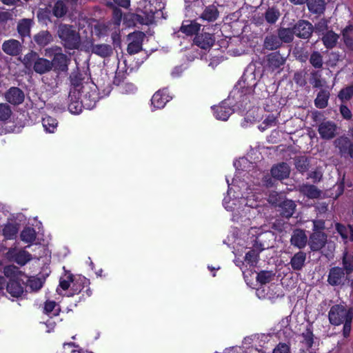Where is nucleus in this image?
Here are the masks:
<instances>
[{
  "label": "nucleus",
  "instance_id": "f257e3e1",
  "mask_svg": "<svg viewBox=\"0 0 353 353\" xmlns=\"http://www.w3.org/2000/svg\"><path fill=\"white\" fill-rule=\"evenodd\" d=\"M228 184L227 195L224 197L223 205L227 211L232 212V220L236 222L249 221L256 216L259 201L244 181L234 179L232 183Z\"/></svg>",
  "mask_w": 353,
  "mask_h": 353
},
{
  "label": "nucleus",
  "instance_id": "f03ea898",
  "mask_svg": "<svg viewBox=\"0 0 353 353\" xmlns=\"http://www.w3.org/2000/svg\"><path fill=\"white\" fill-rule=\"evenodd\" d=\"M263 232V230L261 228L252 227L248 232V236H250V239L248 238L246 242V248L251 249L249 250L245 256V261H242L239 259H235L234 263L239 266L245 275V263L250 265V267H254L258 261L259 252L263 250L264 248H261V245H258V236Z\"/></svg>",
  "mask_w": 353,
  "mask_h": 353
},
{
  "label": "nucleus",
  "instance_id": "7ed1b4c3",
  "mask_svg": "<svg viewBox=\"0 0 353 353\" xmlns=\"http://www.w3.org/2000/svg\"><path fill=\"white\" fill-rule=\"evenodd\" d=\"M4 275L9 279L6 285L7 292L12 296L18 298L23 293L25 279L26 275L14 265H8L4 268Z\"/></svg>",
  "mask_w": 353,
  "mask_h": 353
},
{
  "label": "nucleus",
  "instance_id": "20e7f679",
  "mask_svg": "<svg viewBox=\"0 0 353 353\" xmlns=\"http://www.w3.org/2000/svg\"><path fill=\"white\" fill-rule=\"evenodd\" d=\"M58 36L65 48L77 50L79 48L81 41L79 34L67 24H61L57 31Z\"/></svg>",
  "mask_w": 353,
  "mask_h": 353
},
{
  "label": "nucleus",
  "instance_id": "39448f33",
  "mask_svg": "<svg viewBox=\"0 0 353 353\" xmlns=\"http://www.w3.org/2000/svg\"><path fill=\"white\" fill-rule=\"evenodd\" d=\"M161 10L150 3H145L143 9L137 10V12L131 16V20L134 24L150 25L154 21L155 14Z\"/></svg>",
  "mask_w": 353,
  "mask_h": 353
},
{
  "label": "nucleus",
  "instance_id": "423d86ee",
  "mask_svg": "<svg viewBox=\"0 0 353 353\" xmlns=\"http://www.w3.org/2000/svg\"><path fill=\"white\" fill-rule=\"evenodd\" d=\"M328 316L332 325H339L345 321L353 319V310L343 304L335 305L331 307Z\"/></svg>",
  "mask_w": 353,
  "mask_h": 353
},
{
  "label": "nucleus",
  "instance_id": "0eeeda50",
  "mask_svg": "<svg viewBox=\"0 0 353 353\" xmlns=\"http://www.w3.org/2000/svg\"><path fill=\"white\" fill-rule=\"evenodd\" d=\"M81 100L84 103V105L87 109H92L99 99V93L96 90V85L92 84L90 86L89 83H86L81 88L79 94Z\"/></svg>",
  "mask_w": 353,
  "mask_h": 353
},
{
  "label": "nucleus",
  "instance_id": "6e6552de",
  "mask_svg": "<svg viewBox=\"0 0 353 353\" xmlns=\"http://www.w3.org/2000/svg\"><path fill=\"white\" fill-rule=\"evenodd\" d=\"M285 62L286 57L279 51L272 52L266 56L265 68L270 72L279 73L283 70Z\"/></svg>",
  "mask_w": 353,
  "mask_h": 353
},
{
  "label": "nucleus",
  "instance_id": "1a4fd4ad",
  "mask_svg": "<svg viewBox=\"0 0 353 353\" xmlns=\"http://www.w3.org/2000/svg\"><path fill=\"white\" fill-rule=\"evenodd\" d=\"M145 38V34L141 31H134L128 35V39L130 41L127 52L129 54H135L143 50V42Z\"/></svg>",
  "mask_w": 353,
  "mask_h": 353
},
{
  "label": "nucleus",
  "instance_id": "9d476101",
  "mask_svg": "<svg viewBox=\"0 0 353 353\" xmlns=\"http://www.w3.org/2000/svg\"><path fill=\"white\" fill-rule=\"evenodd\" d=\"M294 35L302 39L308 40L314 32L313 25L308 21L299 19L292 27Z\"/></svg>",
  "mask_w": 353,
  "mask_h": 353
},
{
  "label": "nucleus",
  "instance_id": "9b49d317",
  "mask_svg": "<svg viewBox=\"0 0 353 353\" xmlns=\"http://www.w3.org/2000/svg\"><path fill=\"white\" fill-rule=\"evenodd\" d=\"M70 62V58L62 51L59 53H54V57L50 61L51 68L58 73L66 72L68 70Z\"/></svg>",
  "mask_w": 353,
  "mask_h": 353
},
{
  "label": "nucleus",
  "instance_id": "f8f14e48",
  "mask_svg": "<svg viewBox=\"0 0 353 353\" xmlns=\"http://www.w3.org/2000/svg\"><path fill=\"white\" fill-rule=\"evenodd\" d=\"M337 125L332 121H323L318 126V132L321 139L330 140L335 137L337 133Z\"/></svg>",
  "mask_w": 353,
  "mask_h": 353
},
{
  "label": "nucleus",
  "instance_id": "ddd939ff",
  "mask_svg": "<svg viewBox=\"0 0 353 353\" xmlns=\"http://www.w3.org/2000/svg\"><path fill=\"white\" fill-rule=\"evenodd\" d=\"M349 132L352 141L346 136H341L334 141V144L340 150L341 154H353V126Z\"/></svg>",
  "mask_w": 353,
  "mask_h": 353
},
{
  "label": "nucleus",
  "instance_id": "4468645a",
  "mask_svg": "<svg viewBox=\"0 0 353 353\" xmlns=\"http://www.w3.org/2000/svg\"><path fill=\"white\" fill-rule=\"evenodd\" d=\"M6 258L14 261L19 265H23L32 259L31 254L24 250L10 248L6 253Z\"/></svg>",
  "mask_w": 353,
  "mask_h": 353
},
{
  "label": "nucleus",
  "instance_id": "2eb2a0df",
  "mask_svg": "<svg viewBox=\"0 0 353 353\" xmlns=\"http://www.w3.org/2000/svg\"><path fill=\"white\" fill-rule=\"evenodd\" d=\"M172 99L168 88H165L157 91L151 99L152 105L157 109L164 108L165 104Z\"/></svg>",
  "mask_w": 353,
  "mask_h": 353
},
{
  "label": "nucleus",
  "instance_id": "dca6fc26",
  "mask_svg": "<svg viewBox=\"0 0 353 353\" xmlns=\"http://www.w3.org/2000/svg\"><path fill=\"white\" fill-rule=\"evenodd\" d=\"M193 42L203 50H209L215 43V37L214 34L203 32V30L201 32L194 37Z\"/></svg>",
  "mask_w": 353,
  "mask_h": 353
},
{
  "label": "nucleus",
  "instance_id": "f3484780",
  "mask_svg": "<svg viewBox=\"0 0 353 353\" xmlns=\"http://www.w3.org/2000/svg\"><path fill=\"white\" fill-rule=\"evenodd\" d=\"M4 97L9 103L18 105L24 101L25 94L21 89L12 86L5 92Z\"/></svg>",
  "mask_w": 353,
  "mask_h": 353
},
{
  "label": "nucleus",
  "instance_id": "a211bd4d",
  "mask_svg": "<svg viewBox=\"0 0 353 353\" xmlns=\"http://www.w3.org/2000/svg\"><path fill=\"white\" fill-rule=\"evenodd\" d=\"M69 103L68 110L74 114H79L81 112L83 107H85L84 103L81 99L80 95H77L76 91L70 90L68 96Z\"/></svg>",
  "mask_w": 353,
  "mask_h": 353
},
{
  "label": "nucleus",
  "instance_id": "6ab92c4d",
  "mask_svg": "<svg viewBox=\"0 0 353 353\" xmlns=\"http://www.w3.org/2000/svg\"><path fill=\"white\" fill-rule=\"evenodd\" d=\"M53 41V37L48 30H41L34 35L32 42L36 48L42 49Z\"/></svg>",
  "mask_w": 353,
  "mask_h": 353
},
{
  "label": "nucleus",
  "instance_id": "aec40b11",
  "mask_svg": "<svg viewBox=\"0 0 353 353\" xmlns=\"http://www.w3.org/2000/svg\"><path fill=\"white\" fill-rule=\"evenodd\" d=\"M220 12L217 6L214 3L205 6L203 12L200 14V19L203 21L212 23L216 21L219 17Z\"/></svg>",
  "mask_w": 353,
  "mask_h": 353
},
{
  "label": "nucleus",
  "instance_id": "412c9836",
  "mask_svg": "<svg viewBox=\"0 0 353 353\" xmlns=\"http://www.w3.org/2000/svg\"><path fill=\"white\" fill-rule=\"evenodd\" d=\"M214 117L219 120L226 121L232 114L233 109L225 102H221L219 105L212 107Z\"/></svg>",
  "mask_w": 353,
  "mask_h": 353
},
{
  "label": "nucleus",
  "instance_id": "4be33fe9",
  "mask_svg": "<svg viewBox=\"0 0 353 353\" xmlns=\"http://www.w3.org/2000/svg\"><path fill=\"white\" fill-rule=\"evenodd\" d=\"M2 50L10 56H17L21 53L22 46L19 41L10 39L3 43Z\"/></svg>",
  "mask_w": 353,
  "mask_h": 353
},
{
  "label": "nucleus",
  "instance_id": "5701e85b",
  "mask_svg": "<svg viewBox=\"0 0 353 353\" xmlns=\"http://www.w3.org/2000/svg\"><path fill=\"white\" fill-rule=\"evenodd\" d=\"M201 24L196 21L186 20L183 21L180 28V31L187 36H192L199 34Z\"/></svg>",
  "mask_w": 353,
  "mask_h": 353
},
{
  "label": "nucleus",
  "instance_id": "b1692460",
  "mask_svg": "<svg viewBox=\"0 0 353 353\" xmlns=\"http://www.w3.org/2000/svg\"><path fill=\"white\" fill-rule=\"evenodd\" d=\"M326 242V236L320 231L314 232L310 236V245L312 250L321 249Z\"/></svg>",
  "mask_w": 353,
  "mask_h": 353
},
{
  "label": "nucleus",
  "instance_id": "393cba45",
  "mask_svg": "<svg viewBox=\"0 0 353 353\" xmlns=\"http://www.w3.org/2000/svg\"><path fill=\"white\" fill-rule=\"evenodd\" d=\"M91 48L92 53L102 58L108 57L113 53V49L109 44H92Z\"/></svg>",
  "mask_w": 353,
  "mask_h": 353
},
{
  "label": "nucleus",
  "instance_id": "a878e982",
  "mask_svg": "<svg viewBox=\"0 0 353 353\" xmlns=\"http://www.w3.org/2000/svg\"><path fill=\"white\" fill-rule=\"evenodd\" d=\"M280 17V10L275 6L268 7L263 14L264 19L266 21V23H268L269 25L275 24Z\"/></svg>",
  "mask_w": 353,
  "mask_h": 353
},
{
  "label": "nucleus",
  "instance_id": "bb28decb",
  "mask_svg": "<svg viewBox=\"0 0 353 353\" xmlns=\"http://www.w3.org/2000/svg\"><path fill=\"white\" fill-rule=\"evenodd\" d=\"M50 61L45 59L39 57L36 61H34V64L33 65L34 71L39 74H43L50 72L51 68Z\"/></svg>",
  "mask_w": 353,
  "mask_h": 353
},
{
  "label": "nucleus",
  "instance_id": "cd10ccee",
  "mask_svg": "<svg viewBox=\"0 0 353 353\" xmlns=\"http://www.w3.org/2000/svg\"><path fill=\"white\" fill-rule=\"evenodd\" d=\"M271 173L272 176L277 179H285L290 174V168L285 163H279L272 168Z\"/></svg>",
  "mask_w": 353,
  "mask_h": 353
},
{
  "label": "nucleus",
  "instance_id": "c85d7f7f",
  "mask_svg": "<svg viewBox=\"0 0 353 353\" xmlns=\"http://www.w3.org/2000/svg\"><path fill=\"white\" fill-rule=\"evenodd\" d=\"M345 279V273L340 268H333L328 276V282L332 285H339Z\"/></svg>",
  "mask_w": 353,
  "mask_h": 353
},
{
  "label": "nucleus",
  "instance_id": "c756f323",
  "mask_svg": "<svg viewBox=\"0 0 353 353\" xmlns=\"http://www.w3.org/2000/svg\"><path fill=\"white\" fill-rule=\"evenodd\" d=\"M299 191L304 196L310 199H317L320 197L321 192L314 185L303 184L299 187Z\"/></svg>",
  "mask_w": 353,
  "mask_h": 353
},
{
  "label": "nucleus",
  "instance_id": "7c9ffc66",
  "mask_svg": "<svg viewBox=\"0 0 353 353\" xmlns=\"http://www.w3.org/2000/svg\"><path fill=\"white\" fill-rule=\"evenodd\" d=\"M307 236L301 230H294L290 239L291 243L299 248H304L307 243Z\"/></svg>",
  "mask_w": 353,
  "mask_h": 353
},
{
  "label": "nucleus",
  "instance_id": "2f4dec72",
  "mask_svg": "<svg viewBox=\"0 0 353 353\" xmlns=\"http://www.w3.org/2000/svg\"><path fill=\"white\" fill-rule=\"evenodd\" d=\"M282 46L281 41L277 35L271 34L265 37L263 42V47L268 50H275Z\"/></svg>",
  "mask_w": 353,
  "mask_h": 353
},
{
  "label": "nucleus",
  "instance_id": "473e14b6",
  "mask_svg": "<svg viewBox=\"0 0 353 353\" xmlns=\"http://www.w3.org/2000/svg\"><path fill=\"white\" fill-rule=\"evenodd\" d=\"M19 224L15 221H8L3 228V235L6 239H13L19 231Z\"/></svg>",
  "mask_w": 353,
  "mask_h": 353
},
{
  "label": "nucleus",
  "instance_id": "72a5a7b5",
  "mask_svg": "<svg viewBox=\"0 0 353 353\" xmlns=\"http://www.w3.org/2000/svg\"><path fill=\"white\" fill-rule=\"evenodd\" d=\"M32 23L33 20L30 19H23L19 21L17 31L22 38L30 37V28Z\"/></svg>",
  "mask_w": 353,
  "mask_h": 353
},
{
  "label": "nucleus",
  "instance_id": "f704fd0d",
  "mask_svg": "<svg viewBox=\"0 0 353 353\" xmlns=\"http://www.w3.org/2000/svg\"><path fill=\"white\" fill-rule=\"evenodd\" d=\"M307 8L313 14H323L325 10V3L324 0H307Z\"/></svg>",
  "mask_w": 353,
  "mask_h": 353
},
{
  "label": "nucleus",
  "instance_id": "c9c22d12",
  "mask_svg": "<svg viewBox=\"0 0 353 353\" xmlns=\"http://www.w3.org/2000/svg\"><path fill=\"white\" fill-rule=\"evenodd\" d=\"M277 36L282 44L283 43H290L292 42L295 35L292 28H280L277 30Z\"/></svg>",
  "mask_w": 353,
  "mask_h": 353
},
{
  "label": "nucleus",
  "instance_id": "e433bc0d",
  "mask_svg": "<svg viewBox=\"0 0 353 353\" xmlns=\"http://www.w3.org/2000/svg\"><path fill=\"white\" fill-rule=\"evenodd\" d=\"M339 38V34L332 30H329L323 36L322 41L326 48L332 49L336 46Z\"/></svg>",
  "mask_w": 353,
  "mask_h": 353
},
{
  "label": "nucleus",
  "instance_id": "4c0bfd02",
  "mask_svg": "<svg viewBox=\"0 0 353 353\" xmlns=\"http://www.w3.org/2000/svg\"><path fill=\"white\" fill-rule=\"evenodd\" d=\"M352 32V24L347 25L341 30V35L344 44L350 50H353V37L351 36V33Z\"/></svg>",
  "mask_w": 353,
  "mask_h": 353
},
{
  "label": "nucleus",
  "instance_id": "58836bf2",
  "mask_svg": "<svg viewBox=\"0 0 353 353\" xmlns=\"http://www.w3.org/2000/svg\"><path fill=\"white\" fill-rule=\"evenodd\" d=\"M306 259V254L303 252H299L295 254L290 261V265L293 270H301L305 264Z\"/></svg>",
  "mask_w": 353,
  "mask_h": 353
},
{
  "label": "nucleus",
  "instance_id": "ea45409f",
  "mask_svg": "<svg viewBox=\"0 0 353 353\" xmlns=\"http://www.w3.org/2000/svg\"><path fill=\"white\" fill-rule=\"evenodd\" d=\"M330 92L325 90H321L317 94V97L314 100L315 106L318 108L323 109L327 106Z\"/></svg>",
  "mask_w": 353,
  "mask_h": 353
},
{
  "label": "nucleus",
  "instance_id": "a19ab883",
  "mask_svg": "<svg viewBox=\"0 0 353 353\" xmlns=\"http://www.w3.org/2000/svg\"><path fill=\"white\" fill-rule=\"evenodd\" d=\"M68 10V6L64 1L58 0L54 4L52 14L57 18H61L66 14Z\"/></svg>",
  "mask_w": 353,
  "mask_h": 353
},
{
  "label": "nucleus",
  "instance_id": "79ce46f5",
  "mask_svg": "<svg viewBox=\"0 0 353 353\" xmlns=\"http://www.w3.org/2000/svg\"><path fill=\"white\" fill-rule=\"evenodd\" d=\"M88 283L87 279L85 277H78L74 279V282L71 286V292L68 293V296H72L76 294H78L83 288L85 284Z\"/></svg>",
  "mask_w": 353,
  "mask_h": 353
},
{
  "label": "nucleus",
  "instance_id": "37998d69",
  "mask_svg": "<svg viewBox=\"0 0 353 353\" xmlns=\"http://www.w3.org/2000/svg\"><path fill=\"white\" fill-rule=\"evenodd\" d=\"M282 215L286 218L290 217L294 212L296 208L295 203L292 200H285L281 205Z\"/></svg>",
  "mask_w": 353,
  "mask_h": 353
},
{
  "label": "nucleus",
  "instance_id": "c03bdc74",
  "mask_svg": "<svg viewBox=\"0 0 353 353\" xmlns=\"http://www.w3.org/2000/svg\"><path fill=\"white\" fill-rule=\"evenodd\" d=\"M36 236V231L30 227L24 228L20 234L21 241L27 243H32L35 240Z\"/></svg>",
  "mask_w": 353,
  "mask_h": 353
},
{
  "label": "nucleus",
  "instance_id": "a18cd8bd",
  "mask_svg": "<svg viewBox=\"0 0 353 353\" xmlns=\"http://www.w3.org/2000/svg\"><path fill=\"white\" fill-rule=\"evenodd\" d=\"M59 305L54 301L48 300L45 303L44 312L48 316H57L60 312Z\"/></svg>",
  "mask_w": 353,
  "mask_h": 353
},
{
  "label": "nucleus",
  "instance_id": "49530a36",
  "mask_svg": "<svg viewBox=\"0 0 353 353\" xmlns=\"http://www.w3.org/2000/svg\"><path fill=\"white\" fill-rule=\"evenodd\" d=\"M309 62L315 69L322 68L323 65L322 54L319 51H313L310 54Z\"/></svg>",
  "mask_w": 353,
  "mask_h": 353
},
{
  "label": "nucleus",
  "instance_id": "de8ad7c7",
  "mask_svg": "<svg viewBox=\"0 0 353 353\" xmlns=\"http://www.w3.org/2000/svg\"><path fill=\"white\" fill-rule=\"evenodd\" d=\"M70 79L71 85L74 87L73 91H76L77 95H79L81 86L85 85L82 83V74L79 72L72 73Z\"/></svg>",
  "mask_w": 353,
  "mask_h": 353
},
{
  "label": "nucleus",
  "instance_id": "09e8293b",
  "mask_svg": "<svg viewBox=\"0 0 353 353\" xmlns=\"http://www.w3.org/2000/svg\"><path fill=\"white\" fill-rule=\"evenodd\" d=\"M42 125L46 132L53 133L57 127L58 122L56 119L47 116L43 119Z\"/></svg>",
  "mask_w": 353,
  "mask_h": 353
},
{
  "label": "nucleus",
  "instance_id": "8fccbe9b",
  "mask_svg": "<svg viewBox=\"0 0 353 353\" xmlns=\"http://www.w3.org/2000/svg\"><path fill=\"white\" fill-rule=\"evenodd\" d=\"M336 228L338 232L341 234L343 239H350L351 241H353V227L351 225H348L345 227L343 225L337 223L336 225Z\"/></svg>",
  "mask_w": 353,
  "mask_h": 353
},
{
  "label": "nucleus",
  "instance_id": "3c124183",
  "mask_svg": "<svg viewBox=\"0 0 353 353\" xmlns=\"http://www.w3.org/2000/svg\"><path fill=\"white\" fill-rule=\"evenodd\" d=\"M234 165L236 169L239 170H248L252 167V163L246 156H241L238 159L235 160L234 161Z\"/></svg>",
  "mask_w": 353,
  "mask_h": 353
},
{
  "label": "nucleus",
  "instance_id": "603ef678",
  "mask_svg": "<svg viewBox=\"0 0 353 353\" xmlns=\"http://www.w3.org/2000/svg\"><path fill=\"white\" fill-rule=\"evenodd\" d=\"M343 264L345 273L347 274H350L353 271V252L352 253H344L343 259Z\"/></svg>",
  "mask_w": 353,
  "mask_h": 353
},
{
  "label": "nucleus",
  "instance_id": "864d4df0",
  "mask_svg": "<svg viewBox=\"0 0 353 353\" xmlns=\"http://www.w3.org/2000/svg\"><path fill=\"white\" fill-rule=\"evenodd\" d=\"M274 274L270 271H261L257 274L256 280L261 285L270 283L274 278Z\"/></svg>",
  "mask_w": 353,
  "mask_h": 353
},
{
  "label": "nucleus",
  "instance_id": "5fc2aeb1",
  "mask_svg": "<svg viewBox=\"0 0 353 353\" xmlns=\"http://www.w3.org/2000/svg\"><path fill=\"white\" fill-rule=\"evenodd\" d=\"M74 279L73 278V275L71 274H65L63 277L60 279L59 281V288L63 290H66L71 288V284L72 285Z\"/></svg>",
  "mask_w": 353,
  "mask_h": 353
},
{
  "label": "nucleus",
  "instance_id": "6e6d98bb",
  "mask_svg": "<svg viewBox=\"0 0 353 353\" xmlns=\"http://www.w3.org/2000/svg\"><path fill=\"white\" fill-rule=\"evenodd\" d=\"M295 164L297 170L301 172H303L308 169L309 161L306 156H298Z\"/></svg>",
  "mask_w": 353,
  "mask_h": 353
},
{
  "label": "nucleus",
  "instance_id": "4d7b16f0",
  "mask_svg": "<svg viewBox=\"0 0 353 353\" xmlns=\"http://www.w3.org/2000/svg\"><path fill=\"white\" fill-rule=\"evenodd\" d=\"M39 58V55L36 52L31 51L26 54L23 59V63L26 68L33 66L34 61Z\"/></svg>",
  "mask_w": 353,
  "mask_h": 353
},
{
  "label": "nucleus",
  "instance_id": "13d9d810",
  "mask_svg": "<svg viewBox=\"0 0 353 353\" xmlns=\"http://www.w3.org/2000/svg\"><path fill=\"white\" fill-rule=\"evenodd\" d=\"M27 282L28 286L32 290H38L43 286V281L37 277H31L28 279L26 276V279H25V283Z\"/></svg>",
  "mask_w": 353,
  "mask_h": 353
},
{
  "label": "nucleus",
  "instance_id": "bf43d9fd",
  "mask_svg": "<svg viewBox=\"0 0 353 353\" xmlns=\"http://www.w3.org/2000/svg\"><path fill=\"white\" fill-rule=\"evenodd\" d=\"M321 72L319 70H313L310 73V83L314 88H318L323 86L321 79Z\"/></svg>",
  "mask_w": 353,
  "mask_h": 353
},
{
  "label": "nucleus",
  "instance_id": "052dcab7",
  "mask_svg": "<svg viewBox=\"0 0 353 353\" xmlns=\"http://www.w3.org/2000/svg\"><path fill=\"white\" fill-rule=\"evenodd\" d=\"M341 100L349 101L353 97V85L341 89L338 94Z\"/></svg>",
  "mask_w": 353,
  "mask_h": 353
},
{
  "label": "nucleus",
  "instance_id": "680f3d73",
  "mask_svg": "<svg viewBox=\"0 0 353 353\" xmlns=\"http://www.w3.org/2000/svg\"><path fill=\"white\" fill-rule=\"evenodd\" d=\"M293 80L297 85L300 87L305 86L307 84L305 72H304L303 71L296 72L294 74Z\"/></svg>",
  "mask_w": 353,
  "mask_h": 353
},
{
  "label": "nucleus",
  "instance_id": "e2e57ef3",
  "mask_svg": "<svg viewBox=\"0 0 353 353\" xmlns=\"http://www.w3.org/2000/svg\"><path fill=\"white\" fill-rule=\"evenodd\" d=\"M12 114V110L9 105L7 103H0V120H8Z\"/></svg>",
  "mask_w": 353,
  "mask_h": 353
},
{
  "label": "nucleus",
  "instance_id": "0e129e2a",
  "mask_svg": "<svg viewBox=\"0 0 353 353\" xmlns=\"http://www.w3.org/2000/svg\"><path fill=\"white\" fill-rule=\"evenodd\" d=\"M246 74L244 73L241 77V80L238 82L241 88H245V91L242 90V92H244L245 94L250 93L252 91V85H249L248 83H246Z\"/></svg>",
  "mask_w": 353,
  "mask_h": 353
},
{
  "label": "nucleus",
  "instance_id": "69168bd1",
  "mask_svg": "<svg viewBox=\"0 0 353 353\" xmlns=\"http://www.w3.org/2000/svg\"><path fill=\"white\" fill-rule=\"evenodd\" d=\"M328 25H327V20L325 19H321L314 27V29L315 28L316 32H324L327 30Z\"/></svg>",
  "mask_w": 353,
  "mask_h": 353
},
{
  "label": "nucleus",
  "instance_id": "338daca9",
  "mask_svg": "<svg viewBox=\"0 0 353 353\" xmlns=\"http://www.w3.org/2000/svg\"><path fill=\"white\" fill-rule=\"evenodd\" d=\"M340 113L342 115L343 118L346 120H350L352 119V114L350 108L345 105H340Z\"/></svg>",
  "mask_w": 353,
  "mask_h": 353
},
{
  "label": "nucleus",
  "instance_id": "774afa93",
  "mask_svg": "<svg viewBox=\"0 0 353 353\" xmlns=\"http://www.w3.org/2000/svg\"><path fill=\"white\" fill-rule=\"evenodd\" d=\"M289 346L285 343H279L273 350L272 353H289Z\"/></svg>",
  "mask_w": 353,
  "mask_h": 353
}]
</instances>
